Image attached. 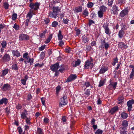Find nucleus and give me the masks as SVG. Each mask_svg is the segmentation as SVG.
<instances>
[{
  "instance_id": "nucleus-1",
  "label": "nucleus",
  "mask_w": 134,
  "mask_h": 134,
  "mask_svg": "<svg viewBox=\"0 0 134 134\" xmlns=\"http://www.w3.org/2000/svg\"><path fill=\"white\" fill-rule=\"evenodd\" d=\"M52 12L50 11L48 13L49 16L50 17L55 19L57 18L58 15V13L60 11V9L58 7H54L53 8Z\"/></svg>"
},
{
  "instance_id": "nucleus-2",
  "label": "nucleus",
  "mask_w": 134,
  "mask_h": 134,
  "mask_svg": "<svg viewBox=\"0 0 134 134\" xmlns=\"http://www.w3.org/2000/svg\"><path fill=\"white\" fill-rule=\"evenodd\" d=\"M23 57L26 60L24 61L25 64L30 63V65H32L34 62V59L33 58H31L30 57L28 56V54L27 53H24L23 54Z\"/></svg>"
},
{
  "instance_id": "nucleus-3",
  "label": "nucleus",
  "mask_w": 134,
  "mask_h": 134,
  "mask_svg": "<svg viewBox=\"0 0 134 134\" xmlns=\"http://www.w3.org/2000/svg\"><path fill=\"white\" fill-rule=\"evenodd\" d=\"M93 61V60L92 58H91L90 60H87L85 62V64L84 66V68L85 69H87L89 68V66L91 68H93L94 66Z\"/></svg>"
},
{
  "instance_id": "nucleus-4",
  "label": "nucleus",
  "mask_w": 134,
  "mask_h": 134,
  "mask_svg": "<svg viewBox=\"0 0 134 134\" xmlns=\"http://www.w3.org/2000/svg\"><path fill=\"white\" fill-rule=\"evenodd\" d=\"M67 103V99L66 96H64L60 98L59 100V106L62 107Z\"/></svg>"
},
{
  "instance_id": "nucleus-5",
  "label": "nucleus",
  "mask_w": 134,
  "mask_h": 134,
  "mask_svg": "<svg viewBox=\"0 0 134 134\" xmlns=\"http://www.w3.org/2000/svg\"><path fill=\"white\" fill-rule=\"evenodd\" d=\"M117 83L116 82H113L112 80H110V83L108 86V88L109 90H115L116 88Z\"/></svg>"
},
{
  "instance_id": "nucleus-6",
  "label": "nucleus",
  "mask_w": 134,
  "mask_h": 134,
  "mask_svg": "<svg viewBox=\"0 0 134 134\" xmlns=\"http://www.w3.org/2000/svg\"><path fill=\"white\" fill-rule=\"evenodd\" d=\"M40 4V3L36 2L35 4L31 3L29 5L31 9H33L35 10H36L39 8Z\"/></svg>"
},
{
  "instance_id": "nucleus-7",
  "label": "nucleus",
  "mask_w": 134,
  "mask_h": 134,
  "mask_svg": "<svg viewBox=\"0 0 134 134\" xmlns=\"http://www.w3.org/2000/svg\"><path fill=\"white\" fill-rule=\"evenodd\" d=\"M134 103V100H131L128 101L127 102V105L128 107V111H131L132 108V105Z\"/></svg>"
},
{
  "instance_id": "nucleus-8",
  "label": "nucleus",
  "mask_w": 134,
  "mask_h": 134,
  "mask_svg": "<svg viewBox=\"0 0 134 134\" xmlns=\"http://www.w3.org/2000/svg\"><path fill=\"white\" fill-rule=\"evenodd\" d=\"M29 36L26 35L21 34L19 36V40H27L29 39Z\"/></svg>"
},
{
  "instance_id": "nucleus-9",
  "label": "nucleus",
  "mask_w": 134,
  "mask_h": 134,
  "mask_svg": "<svg viewBox=\"0 0 134 134\" xmlns=\"http://www.w3.org/2000/svg\"><path fill=\"white\" fill-rule=\"evenodd\" d=\"M77 77L76 74H71L67 78L66 82H69L72 81L76 79Z\"/></svg>"
},
{
  "instance_id": "nucleus-10",
  "label": "nucleus",
  "mask_w": 134,
  "mask_h": 134,
  "mask_svg": "<svg viewBox=\"0 0 134 134\" xmlns=\"http://www.w3.org/2000/svg\"><path fill=\"white\" fill-rule=\"evenodd\" d=\"M59 64L58 63L52 65L51 66L50 69L53 71H56L57 70V69L59 68Z\"/></svg>"
},
{
  "instance_id": "nucleus-11",
  "label": "nucleus",
  "mask_w": 134,
  "mask_h": 134,
  "mask_svg": "<svg viewBox=\"0 0 134 134\" xmlns=\"http://www.w3.org/2000/svg\"><path fill=\"white\" fill-rule=\"evenodd\" d=\"M10 88V85L8 83L4 84L2 88V90L3 91L9 90Z\"/></svg>"
},
{
  "instance_id": "nucleus-12",
  "label": "nucleus",
  "mask_w": 134,
  "mask_h": 134,
  "mask_svg": "<svg viewBox=\"0 0 134 134\" xmlns=\"http://www.w3.org/2000/svg\"><path fill=\"white\" fill-rule=\"evenodd\" d=\"M10 57L9 54H6L4 55L3 57V60L4 61H8L10 60Z\"/></svg>"
},
{
  "instance_id": "nucleus-13",
  "label": "nucleus",
  "mask_w": 134,
  "mask_h": 134,
  "mask_svg": "<svg viewBox=\"0 0 134 134\" xmlns=\"http://www.w3.org/2000/svg\"><path fill=\"white\" fill-rule=\"evenodd\" d=\"M103 28L104 30L105 33L107 35H109L110 34V31L108 26H103Z\"/></svg>"
},
{
  "instance_id": "nucleus-14",
  "label": "nucleus",
  "mask_w": 134,
  "mask_h": 134,
  "mask_svg": "<svg viewBox=\"0 0 134 134\" xmlns=\"http://www.w3.org/2000/svg\"><path fill=\"white\" fill-rule=\"evenodd\" d=\"M12 53L13 55L16 57H19L20 56V54L19 52L17 50H15L12 51Z\"/></svg>"
},
{
  "instance_id": "nucleus-15",
  "label": "nucleus",
  "mask_w": 134,
  "mask_h": 134,
  "mask_svg": "<svg viewBox=\"0 0 134 134\" xmlns=\"http://www.w3.org/2000/svg\"><path fill=\"white\" fill-rule=\"evenodd\" d=\"M119 108L117 106H115L111 109L109 112L111 114H113L115 112L118 110Z\"/></svg>"
},
{
  "instance_id": "nucleus-16",
  "label": "nucleus",
  "mask_w": 134,
  "mask_h": 134,
  "mask_svg": "<svg viewBox=\"0 0 134 134\" xmlns=\"http://www.w3.org/2000/svg\"><path fill=\"white\" fill-rule=\"evenodd\" d=\"M27 111L26 110H25L21 114V118L23 119H25V118H27L26 115H27Z\"/></svg>"
},
{
  "instance_id": "nucleus-17",
  "label": "nucleus",
  "mask_w": 134,
  "mask_h": 134,
  "mask_svg": "<svg viewBox=\"0 0 134 134\" xmlns=\"http://www.w3.org/2000/svg\"><path fill=\"white\" fill-rule=\"evenodd\" d=\"M81 62L79 59H77L75 62H73L72 63V65L73 67H76L79 65L80 63Z\"/></svg>"
},
{
  "instance_id": "nucleus-18",
  "label": "nucleus",
  "mask_w": 134,
  "mask_h": 134,
  "mask_svg": "<svg viewBox=\"0 0 134 134\" xmlns=\"http://www.w3.org/2000/svg\"><path fill=\"white\" fill-rule=\"evenodd\" d=\"M8 102V100L6 98H3L1 99L0 100V104H4L5 105Z\"/></svg>"
},
{
  "instance_id": "nucleus-19",
  "label": "nucleus",
  "mask_w": 134,
  "mask_h": 134,
  "mask_svg": "<svg viewBox=\"0 0 134 134\" xmlns=\"http://www.w3.org/2000/svg\"><path fill=\"white\" fill-rule=\"evenodd\" d=\"M120 134H127L126 128L122 127L120 128Z\"/></svg>"
},
{
  "instance_id": "nucleus-20",
  "label": "nucleus",
  "mask_w": 134,
  "mask_h": 134,
  "mask_svg": "<svg viewBox=\"0 0 134 134\" xmlns=\"http://www.w3.org/2000/svg\"><path fill=\"white\" fill-rule=\"evenodd\" d=\"M108 70V68L103 67L101 68L99 71V72L100 74H103Z\"/></svg>"
},
{
  "instance_id": "nucleus-21",
  "label": "nucleus",
  "mask_w": 134,
  "mask_h": 134,
  "mask_svg": "<svg viewBox=\"0 0 134 134\" xmlns=\"http://www.w3.org/2000/svg\"><path fill=\"white\" fill-rule=\"evenodd\" d=\"M28 76L27 75H26L24 77V79H22L21 80V83L23 85H25L26 81L28 79Z\"/></svg>"
},
{
  "instance_id": "nucleus-22",
  "label": "nucleus",
  "mask_w": 134,
  "mask_h": 134,
  "mask_svg": "<svg viewBox=\"0 0 134 134\" xmlns=\"http://www.w3.org/2000/svg\"><path fill=\"white\" fill-rule=\"evenodd\" d=\"M58 37V40L60 41L62 40L63 38V36L62 35L61 31L60 30L59 31Z\"/></svg>"
},
{
  "instance_id": "nucleus-23",
  "label": "nucleus",
  "mask_w": 134,
  "mask_h": 134,
  "mask_svg": "<svg viewBox=\"0 0 134 134\" xmlns=\"http://www.w3.org/2000/svg\"><path fill=\"white\" fill-rule=\"evenodd\" d=\"M118 46L120 48H127V46H126L124 43L122 42L119 43L118 44Z\"/></svg>"
},
{
  "instance_id": "nucleus-24",
  "label": "nucleus",
  "mask_w": 134,
  "mask_h": 134,
  "mask_svg": "<svg viewBox=\"0 0 134 134\" xmlns=\"http://www.w3.org/2000/svg\"><path fill=\"white\" fill-rule=\"evenodd\" d=\"M33 14V11L31 10L30 12L27 14L26 15V17H29L30 18L29 19H30L32 17Z\"/></svg>"
},
{
  "instance_id": "nucleus-25",
  "label": "nucleus",
  "mask_w": 134,
  "mask_h": 134,
  "mask_svg": "<svg viewBox=\"0 0 134 134\" xmlns=\"http://www.w3.org/2000/svg\"><path fill=\"white\" fill-rule=\"evenodd\" d=\"M127 11L125 10H122L120 13V15L122 17H124L127 13Z\"/></svg>"
},
{
  "instance_id": "nucleus-26",
  "label": "nucleus",
  "mask_w": 134,
  "mask_h": 134,
  "mask_svg": "<svg viewBox=\"0 0 134 134\" xmlns=\"http://www.w3.org/2000/svg\"><path fill=\"white\" fill-rule=\"evenodd\" d=\"M99 11L104 13L106 10V8L105 6L102 5L99 7Z\"/></svg>"
},
{
  "instance_id": "nucleus-27",
  "label": "nucleus",
  "mask_w": 134,
  "mask_h": 134,
  "mask_svg": "<svg viewBox=\"0 0 134 134\" xmlns=\"http://www.w3.org/2000/svg\"><path fill=\"white\" fill-rule=\"evenodd\" d=\"M83 42L85 43H87L89 41V39L85 36H83L82 37Z\"/></svg>"
},
{
  "instance_id": "nucleus-28",
  "label": "nucleus",
  "mask_w": 134,
  "mask_h": 134,
  "mask_svg": "<svg viewBox=\"0 0 134 134\" xmlns=\"http://www.w3.org/2000/svg\"><path fill=\"white\" fill-rule=\"evenodd\" d=\"M128 125V122L126 120H124L122 122V125L124 127V128H126Z\"/></svg>"
},
{
  "instance_id": "nucleus-29",
  "label": "nucleus",
  "mask_w": 134,
  "mask_h": 134,
  "mask_svg": "<svg viewBox=\"0 0 134 134\" xmlns=\"http://www.w3.org/2000/svg\"><path fill=\"white\" fill-rule=\"evenodd\" d=\"M121 118L124 119H126L128 116L127 114L125 112L121 113Z\"/></svg>"
},
{
  "instance_id": "nucleus-30",
  "label": "nucleus",
  "mask_w": 134,
  "mask_h": 134,
  "mask_svg": "<svg viewBox=\"0 0 134 134\" xmlns=\"http://www.w3.org/2000/svg\"><path fill=\"white\" fill-rule=\"evenodd\" d=\"M124 32V31L122 30H120L118 34L119 37L120 38H122L123 36Z\"/></svg>"
},
{
  "instance_id": "nucleus-31",
  "label": "nucleus",
  "mask_w": 134,
  "mask_h": 134,
  "mask_svg": "<svg viewBox=\"0 0 134 134\" xmlns=\"http://www.w3.org/2000/svg\"><path fill=\"white\" fill-rule=\"evenodd\" d=\"M105 43L106 42L103 39L101 40L100 41L101 44L99 46V48H103L104 46Z\"/></svg>"
},
{
  "instance_id": "nucleus-32",
  "label": "nucleus",
  "mask_w": 134,
  "mask_h": 134,
  "mask_svg": "<svg viewBox=\"0 0 134 134\" xmlns=\"http://www.w3.org/2000/svg\"><path fill=\"white\" fill-rule=\"evenodd\" d=\"M8 69H5L2 71V74L1 76H2L5 75L8 72Z\"/></svg>"
},
{
  "instance_id": "nucleus-33",
  "label": "nucleus",
  "mask_w": 134,
  "mask_h": 134,
  "mask_svg": "<svg viewBox=\"0 0 134 134\" xmlns=\"http://www.w3.org/2000/svg\"><path fill=\"white\" fill-rule=\"evenodd\" d=\"M124 97H119L118 98L117 103L118 104H120L124 101Z\"/></svg>"
},
{
  "instance_id": "nucleus-34",
  "label": "nucleus",
  "mask_w": 134,
  "mask_h": 134,
  "mask_svg": "<svg viewBox=\"0 0 134 134\" xmlns=\"http://www.w3.org/2000/svg\"><path fill=\"white\" fill-rule=\"evenodd\" d=\"M82 10V7L80 6L76 7L75 9V11L77 13L81 12Z\"/></svg>"
},
{
  "instance_id": "nucleus-35",
  "label": "nucleus",
  "mask_w": 134,
  "mask_h": 134,
  "mask_svg": "<svg viewBox=\"0 0 134 134\" xmlns=\"http://www.w3.org/2000/svg\"><path fill=\"white\" fill-rule=\"evenodd\" d=\"M52 38V35H50L48 37L46 41L45 42V43H49Z\"/></svg>"
},
{
  "instance_id": "nucleus-36",
  "label": "nucleus",
  "mask_w": 134,
  "mask_h": 134,
  "mask_svg": "<svg viewBox=\"0 0 134 134\" xmlns=\"http://www.w3.org/2000/svg\"><path fill=\"white\" fill-rule=\"evenodd\" d=\"M58 23L56 21H54L52 24V26L54 27H56L58 25Z\"/></svg>"
},
{
  "instance_id": "nucleus-37",
  "label": "nucleus",
  "mask_w": 134,
  "mask_h": 134,
  "mask_svg": "<svg viewBox=\"0 0 134 134\" xmlns=\"http://www.w3.org/2000/svg\"><path fill=\"white\" fill-rule=\"evenodd\" d=\"M7 43L5 41H3L2 42L1 45L3 48H5L7 45Z\"/></svg>"
},
{
  "instance_id": "nucleus-38",
  "label": "nucleus",
  "mask_w": 134,
  "mask_h": 134,
  "mask_svg": "<svg viewBox=\"0 0 134 134\" xmlns=\"http://www.w3.org/2000/svg\"><path fill=\"white\" fill-rule=\"evenodd\" d=\"M104 13L99 11L98 12V17L100 18H102L103 16V14Z\"/></svg>"
},
{
  "instance_id": "nucleus-39",
  "label": "nucleus",
  "mask_w": 134,
  "mask_h": 134,
  "mask_svg": "<svg viewBox=\"0 0 134 134\" xmlns=\"http://www.w3.org/2000/svg\"><path fill=\"white\" fill-rule=\"evenodd\" d=\"M30 118H26L25 119L26 123L28 125H30L31 124V122H30Z\"/></svg>"
},
{
  "instance_id": "nucleus-40",
  "label": "nucleus",
  "mask_w": 134,
  "mask_h": 134,
  "mask_svg": "<svg viewBox=\"0 0 134 134\" xmlns=\"http://www.w3.org/2000/svg\"><path fill=\"white\" fill-rule=\"evenodd\" d=\"M83 14L85 15V16H87L88 14V11L87 10V9H85L83 11Z\"/></svg>"
},
{
  "instance_id": "nucleus-41",
  "label": "nucleus",
  "mask_w": 134,
  "mask_h": 134,
  "mask_svg": "<svg viewBox=\"0 0 134 134\" xmlns=\"http://www.w3.org/2000/svg\"><path fill=\"white\" fill-rule=\"evenodd\" d=\"M59 68H60V69H59V71L61 72H62L64 70V68L63 65H62L60 66H59Z\"/></svg>"
},
{
  "instance_id": "nucleus-42",
  "label": "nucleus",
  "mask_w": 134,
  "mask_h": 134,
  "mask_svg": "<svg viewBox=\"0 0 134 134\" xmlns=\"http://www.w3.org/2000/svg\"><path fill=\"white\" fill-rule=\"evenodd\" d=\"M109 43L106 42L104 46V48L106 50H107L109 47Z\"/></svg>"
},
{
  "instance_id": "nucleus-43",
  "label": "nucleus",
  "mask_w": 134,
  "mask_h": 134,
  "mask_svg": "<svg viewBox=\"0 0 134 134\" xmlns=\"http://www.w3.org/2000/svg\"><path fill=\"white\" fill-rule=\"evenodd\" d=\"M12 68L13 69L17 70H18V68L17 65L16 64H13L12 66Z\"/></svg>"
},
{
  "instance_id": "nucleus-44",
  "label": "nucleus",
  "mask_w": 134,
  "mask_h": 134,
  "mask_svg": "<svg viewBox=\"0 0 134 134\" xmlns=\"http://www.w3.org/2000/svg\"><path fill=\"white\" fill-rule=\"evenodd\" d=\"M12 19L13 20H15L17 18V14L16 13H14L12 16Z\"/></svg>"
},
{
  "instance_id": "nucleus-45",
  "label": "nucleus",
  "mask_w": 134,
  "mask_h": 134,
  "mask_svg": "<svg viewBox=\"0 0 134 134\" xmlns=\"http://www.w3.org/2000/svg\"><path fill=\"white\" fill-rule=\"evenodd\" d=\"M130 79H133L134 76V70H132V71L130 75Z\"/></svg>"
},
{
  "instance_id": "nucleus-46",
  "label": "nucleus",
  "mask_w": 134,
  "mask_h": 134,
  "mask_svg": "<svg viewBox=\"0 0 134 134\" xmlns=\"http://www.w3.org/2000/svg\"><path fill=\"white\" fill-rule=\"evenodd\" d=\"M44 65L43 63H42L41 64H39L38 63H36L35 65V67L38 66L39 67H41Z\"/></svg>"
},
{
  "instance_id": "nucleus-47",
  "label": "nucleus",
  "mask_w": 134,
  "mask_h": 134,
  "mask_svg": "<svg viewBox=\"0 0 134 134\" xmlns=\"http://www.w3.org/2000/svg\"><path fill=\"white\" fill-rule=\"evenodd\" d=\"M37 133L38 134H43L42 130L40 128H37Z\"/></svg>"
},
{
  "instance_id": "nucleus-48",
  "label": "nucleus",
  "mask_w": 134,
  "mask_h": 134,
  "mask_svg": "<svg viewBox=\"0 0 134 134\" xmlns=\"http://www.w3.org/2000/svg\"><path fill=\"white\" fill-rule=\"evenodd\" d=\"M49 122V119L46 117H45L43 120V122L44 124L48 123Z\"/></svg>"
},
{
  "instance_id": "nucleus-49",
  "label": "nucleus",
  "mask_w": 134,
  "mask_h": 134,
  "mask_svg": "<svg viewBox=\"0 0 134 134\" xmlns=\"http://www.w3.org/2000/svg\"><path fill=\"white\" fill-rule=\"evenodd\" d=\"M3 6L5 9H8L9 5L8 3L7 2H5L4 3Z\"/></svg>"
},
{
  "instance_id": "nucleus-50",
  "label": "nucleus",
  "mask_w": 134,
  "mask_h": 134,
  "mask_svg": "<svg viewBox=\"0 0 134 134\" xmlns=\"http://www.w3.org/2000/svg\"><path fill=\"white\" fill-rule=\"evenodd\" d=\"M90 86V83L88 81L85 82V84L83 85V86H86V87H88Z\"/></svg>"
},
{
  "instance_id": "nucleus-51",
  "label": "nucleus",
  "mask_w": 134,
  "mask_h": 134,
  "mask_svg": "<svg viewBox=\"0 0 134 134\" xmlns=\"http://www.w3.org/2000/svg\"><path fill=\"white\" fill-rule=\"evenodd\" d=\"M19 25L16 24L15 23L14 24L13 26V28L16 30H18L19 29Z\"/></svg>"
},
{
  "instance_id": "nucleus-52",
  "label": "nucleus",
  "mask_w": 134,
  "mask_h": 134,
  "mask_svg": "<svg viewBox=\"0 0 134 134\" xmlns=\"http://www.w3.org/2000/svg\"><path fill=\"white\" fill-rule=\"evenodd\" d=\"M103 131L99 129H98L95 132V134H102Z\"/></svg>"
},
{
  "instance_id": "nucleus-53",
  "label": "nucleus",
  "mask_w": 134,
  "mask_h": 134,
  "mask_svg": "<svg viewBox=\"0 0 134 134\" xmlns=\"http://www.w3.org/2000/svg\"><path fill=\"white\" fill-rule=\"evenodd\" d=\"M61 88L60 86H58L56 87V93L58 94L59 93Z\"/></svg>"
},
{
  "instance_id": "nucleus-54",
  "label": "nucleus",
  "mask_w": 134,
  "mask_h": 134,
  "mask_svg": "<svg viewBox=\"0 0 134 134\" xmlns=\"http://www.w3.org/2000/svg\"><path fill=\"white\" fill-rule=\"evenodd\" d=\"M113 0H108V4L109 6H111L113 3Z\"/></svg>"
},
{
  "instance_id": "nucleus-55",
  "label": "nucleus",
  "mask_w": 134,
  "mask_h": 134,
  "mask_svg": "<svg viewBox=\"0 0 134 134\" xmlns=\"http://www.w3.org/2000/svg\"><path fill=\"white\" fill-rule=\"evenodd\" d=\"M46 47V45H44L41 47H40L39 48V50L40 51H41L43 50Z\"/></svg>"
},
{
  "instance_id": "nucleus-56",
  "label": "nucleus",
  "mask_w": 134,
  "mask_h": 134,
  "mask_svg": "<svg viewBox=\"0 0 134 134\" xmlns=\"http://www.w3.org/2000/svg\"><path fill=\"white\" fill-rule=\"evenodd\" d=\"M111 14H118V12L113 9L111 10Z\"/></svg>"
},
{
  "instance_id": "nucleus-57",
  "label": "nucleus",
  "mask_w": 134,
  "mask_h": 134,
  "mask_svg": "<svg viewBox=\"0 0 134 134\" xmlns=\"http://www.w3.org/2000/svg\"><path fill=\"white\" fill-rule=\"evenodd\" d=\"M104 81L102 80H100L99 85V87H100L103 86L104 84Z\"/></svg>"
},
{
  "instance_id": "nucleus-58",
  "label": "nucleus",
  "mask_w": 134,
  "mask_h": 134,
  "mask_svg": "<svg viewBox=\"0 0 134 134\" xmlns=\"http://www.w3.org/2000/svg\"><path fill=\"white\" fill-rule=\"evenodd\" d=\"M93 4L92 2L88 3L87 4V6L88 8H91L93 6Z\"/></svg>"
},
{
  "instance_id": "nucleus-59",
  "label": "nucleus",
  "mask_w": 134,
  "mask_h": 134,
  "mask_svg": "<svg viewBox=\"0 0 134 134\" xmlns=\"http://www.w3.org/2000/svg\"><path fill=\"white\" fill-rule=\"evenodd\" d=\"M113 9L117 12L119 10L118 7L115 5H113Z\"/></svg>"
},
{
  "instance_id": "nucleus-60",
  "label": "nucleus",
  "mask_w": 134,
  "mask_h": 134,
  "mask_svg": "<svg viewBox=\"0 0 134 134\" xmlns=\"http://www.w3.org/2000/svg\"><path fill=\"white\" fill-rule=\"evenodd\" d=\"M30 21V19H27L25 21V25L27 26H28L29 23Z\"/></svg>"
},
{
  "instance_id": "nucleus-61",
  "label": "nucleus",
  "mask_w": 134,
  "mask_h": 134,
  "mask_svg": "<svg viewBox=\"0 0 134 134\" xmlns=\"http://www.w3.org/2000/svg\"><path fill=\"white\" fill-rule=\"evenodd\" d=\"M65 51L68 53H69L71 51V49L70 47H67L65 49Z\"/></svg>"
},
{
  "instance_id": "nucleus-62",
  "label": "nucleus",
  "mask_w": 134,
  "mask_h": 134,
  "mask_svg": "<svg viewBox=\"0 0 134 134\" xmlns=\"http://www.w3.org/2000/svg\"><path fill=\"white\" fill-rule=\"evenodd\" d=\"M41 100L42 104L43 105H45V99L43 97H42L41 98Z\"/></svg>"
},
{
  "instance_id": "nucleus-63",
  "label": "nucleus",
  "mask_w": 134,
  "mask_h": 134,
  "mask_svg": "<svg viewBox=\"0 0 134 134\" xmlns=\"http://www.w3.org/2000/svg\"><path fill=\"white\" fill-rule=\"evenodd\" d=\"M92 48V47L91 46H86V49L88 51L91 50Z\"/></svg>"
},
{
  "instance_id": "nucleus-64",
  "label": "nucleus",
  "mask_w": 134,
  "mask_h": 134,
  "mask_svg": "<svg viewBox=\"0 0 134 134\" xmlns=\"http://www.w3.org/2000/svg\"><path fill=\"white\" fill-rule=\"evenodd\" d=\"M90 91L89 90H87L85 92V94L89 96L90 94Z\"/></svg>"
}]
</instances>
